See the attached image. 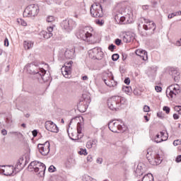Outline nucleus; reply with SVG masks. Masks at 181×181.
Returning <instances> with one entry per match:
<instances>
[{
    "label": "nucleus",
    "instance_id": "56",
    "mask_svg": "<svg viewBox=\"0 0 181 181\" xmlns=\"http://www.w3.org/2000/svg\"><path fill=\"white\" fill-rule=\"evenodd\" d=\"M127 36L129 37V42H131L132 40H134V39H135V37H134V35H132V34H127Z\"/></svg>",
    "mask_w": 181,
    "mask_h": 181
},
{
    "label": "nucleus",
    "instance_id": "1",
    "mask_svg": "<svg viewBox=\"0 0 181 181\" xmlns=\"http://www.w3.org/2000/svg\"><path fill=\"white\" fill-rule=\"evenodd\" d=\"M27 72L29 74H36L37 77H40L43 81H47L46 78V70L43 69H39V67L33 64H29L25 66Z\"/></svg>",
    "mask_w": 181,
    "mask_h": 181
},
{
    "label": "nucleus",
    "instance_id": "63",
    "mask_svg": "<svg viewBox=\"0 0 181 181\" xmlns=\"http://www.w3.org/2000/svg\"><path fill=\"white\" fill-rule=\"evenodd\" d=\"M1 134H2V135L5 136L8 134V132L6 129H2Z\"/></svg>",
    "mask_w": 181,
    "mask_h": 181
},
{
    "label": "nucleus",
    "instance_id": "38",
    "mask_svg": "<svg viewBox=\"0 0 181 181\" xmlns=\"http://www.w3.org/2000/svg\"><path fill=\"white\" fill-rule=\"evenodd\" d=\"M44 165L43 163L37 161V169H36V173H37V172H39V169L41 168V166Z\"/></svg>",
    "mask_w": 181,
    "mask_h": 181
},
{
    "label": "nucleus",
    "instance_id": "15",
    "mask_svg": "<svg viewBox=\"0 0 181 181\" xmlns=\"http://www.w3.org/2000/svg\"><path fill=\"white\" fill-rule=\"evenodd\" d=\"M15 173L13 170V165H3V171L1 175H4V176H12Z\"/></svg>",
    "mask_w": 181,
    "mask_h": 181
},
{
    "label": "nucleus",
    "instance_id": "45",
    "mask_svg": "<svg viewBox=\"0 0 181 181\" xmlns=\"http://www.w3.org/2000/svg\"><path fill=\"white\" fill-rule=\"evenodd\" d=\"M86 146L88 149H91V148H93V143L91 142V141H89L87 142Z\"/></svg>",
    "mask_w": 181,
    "mask_h": 181
},
{
    "label": "nucleus",
    "instance_id": "49",
    "mask_svg": "<svg viewBox=\"0 0 181 181\" xmlns=\"http://www.w3.org/2000/svg\"><path fill=\"white\" fill-rule=\"evenodd\" d=\"M11 135H13V136H22V134L19 132H11Z\"/></svg>",
    "mask_w": 181,
    "mask_h": 181
},
{
    "label": "nucleus",
    "instance_id": "40",
    "mask_svg": "<svg viewBox=\"0 0 181 181\" xmlns=\"http://www.w3.org/2000/svg\"><path fill=\"white\" fill-rule=\"evenodd\" d=\"M48 170L51 173H53V172L56 170V167H54V165H50L49 168H48Z\"/></svg>",
    "mask_w": 181,
    "mask_h": 181
},
{
    "label": "nucleus",
    "instance_id": "62",
    "mask_svg": "<svg viewBox=\"0 0 181 181\" xmlns=\"http://www.w3.org/2000/svg\"><path fill=\"white\" fill-rule=\"evenodd\" d=\"M90 142L93 144V146H94L95 145H97V139H93L92 141H90Z\"/></svg>",
    "mask_w": 181,
    "mask_h": 181
},
{
    "label": "nucleus",
    "instance_id": "13",
    "mask_svg": "<svg viewBox=\"0 0 181 181\" xmlns=\"http://www.w3.org/2000/svg\"><path fill=\"white\" fill-rule=\"evenodd\" d=\"M45 128L50 132H54L57 134L59 132V127L52 121H47L45 122Z\"/></svg>",
    "mask_w": 181,
    "mask_h": 181
},
{
    "label": "nucleus",
    "instance_id": "17",
    "mask_svg": "<svg viewBox=\"0 0 181 181\" xmlns=\"http://www.w3.org/2000/svg\"><path fill=\"white\" fill-rule=\"evenodd\" d=\"M135 53L136 56H139L142 60H144V62H146L148 60V52L144 49H136L135 51Z\"/></svg>",
    "mask_w": 181,
    "mask_h": 181
},
{
    "label": "nucleus",
    "instance_id": "42",
    "mask_svg": "<svg viewBox=\"0 0 181 181\" xmlns=\"http://www.w3.org/2000/svg\"><path fill=\"white\" fill-rule=\"evenodd\" d=\"M127 57H128V54H127L124 52H122V60H123V62H125Z\"/></svg>",
    "mask_w": 181,
    "mask_h": 181
},
{
    "label": "nucleus",
    "instance_id": "9",
    "mask_svg": "<svg viewBox=\"0 0 181 181\" xmlns=\"http://www.w3.org/2000/svg\"><path fill=\"white\" fill-rule=\"evenodd\" d=\"M89 57L93 59V60H101L104 53L101 51V49L98 47H95L88 52Z\"/></svg>",
    "mask_w": 181,
    "mask_h": 181
},
{
    "label": "nucleus",
    "instance_id": "54",
    "mask_svg": "<svg viewBox=\"0 0 181 181\" xmlns=\"http://www.w3.org/2000/svg\"><path fill=\"white\" fill-rule=\"evenodd\" d=\"M69 138L71 139V141H74V142H78L79 139L78 136H76L75 138L70 136Z\"/></svg>",
    "mask_w": 181,
    "mask_h": 181
},
{
    "label": "nucleus",
    "instance_id": "34",
    "mask_svg": "<svg viewBox=\"0 0 181 181\" xmlns=\"http://www.w3.org/2000/svg\"><path fill=\"white\" fill-rule=\"evenodd\" d=\"M79 155H84L85 156L87 155V149L81 148V151H78Z\"/></svg>",
    "mask_w": 181,
    "mask_h": 181
},
{
    "label": "nucleus",
    "instance_id": "24",
    "mask_svg": "<svg viewBox=\"0 0 181 181\" xmlns=\"http://www.w3.org/2000/svg\"><path fill=\"white\" fill-rule=\"evenodd\" d=\"M23 46L25 50H29V49H32V47H33V42L30 41H25L23 43Z\"/></svg>",
    "mask_w": 181,
    "mask_h": 181
},
{
    "label": "nucleus",
    "instance_id": "18",
    "mask_svg": "<svg viewBox=\"0 0 181 181\" xmlns=\"http://www.w3.org/2000/svg\"><path fill=\"white\" fill-rule=\"evenodd\" d=\"M146 169V167H145V165L144 163H139L137 165L136 173L138 176H142L144 173H145V170Z\"/></svg>",
    "mask_w": 181,
    "mask_h": 181
},
{
    "label": "nucleus",
    "instance_id": "58",
    "mask_svg": "<svg viewBox=\"0 0 181 181\" xmlns=\"http://www.w3.org/2000/svg\"><path fill=\"white\" fill-rule=\"evenodd\" d=\"M96 163H98L99 165H101V163H103V158H98L96 160Z\"/></svg>",
    "mask_w": 181,
    "mask_h": 181
},
{
    "label": "nucleus",
    "instance_id": "33",
    "mask_svg": "<svg viewBox=\"0 0 181 181\" xmlns=\"http://www.w3.org/2000/svg\"><path fill=\"white\" fill-rule=\"evenodd\" d=\"M96 25H99V26H103L104 25V21L100 19L95 20Z\"/></svg>",
    "mask_w": 181,
    "mask_h": 181
},
{
    "label": "nucleus",
    "instance_id": "64",
    "mask_svg": "<svg viewBox=\"0 0 181 181\" xmlns=\"http://www.w3.org/2000/svg\"><path fill=\"white\" fill-rule=\"evenodd\" d=\"M173 118H174V119H179V115L174 114L173 115Z\"/></svg>",
    "mask_w": 181,
    "mask_h": 181
},
{
    "label": "nucleus",
    "instance_id": "26",
    "mask_svg": "<svg viewBox=\"0 0 181 181\" xmlns=\"http://www.w3.org/2000/svg\"><path fill=\"white\" fill-rule=\"evenodd\" d=\"M83 181H97L96 179H94V178L91 177L88 175H84L83 177Z\"/></svg>",
    "mask_w": 181,
    "mask_h": 181
},
{
    "label": "nucleus",
    "instance_id": "12",
    "mask_svg": "<svg viewBox=\"0 0 181 181\" xmlns=\"http://www.w3.org/2000/svg\"><path fill=\"white\" fill-rule=\"evenodd\" d=\"M38 151L43 156H46L50 152V144L49 142H45V144H38Z\"/></svg>",
    "mask_w": 181,
    "mask_h": 181
},
{
    "label": "nucleus",
    "instance_id": "10",
    "mask_svg": "<svg viewBox=\"0 0 181 181\" xmlns=\"http://www.w3.org/2000/svg\"><path fill=\"white\" fill-rule=\"evenodd\" d=\"M61 26L64 30H66V32H71V30L77 26V24L76 23V21L69 19L63 21L61 23Z\"/></svg>",
    "mask_w": 181,
    "mask_h": 181
},
{
    "label": "nucleus",
    "instance_id": "39",
    "mask_svg": "<svg viewBox=\"0 0 181 181\" xmlns=\"http://www.w3.org/2000/svg\"><path fill=\"white\" fill-rule=\"evenodd\" d=\"M77 132L78 134H81V123L80 122L77 124Z\"/></svg>",
    "mask_w": 181,
    "mask_h": 181
},
{
    "label": "nucleus",
    "instance_id": "11",
    "mask_svg": "<svg viewBox=\"0 0 181 181\" xmlns=\"http://www.w3.org/2000/svg\"><path fill=\"white\" fill-rule=\"evenodd\" d=\"M73 64V61L65 63V66L62 68V74L65 78H70L71 77V65Z\"/></svg>",
    "mask_w": 181,
    "mask_h": 181
},
{
    "label": "nucleus",
    "instance_id": "57",
    "mask_svg": "<svg viewBox=\"0 0 181 181\" xmlns=\"http://www.w3.org/2000/svg\"><path fill=\"white\" fill-rule=\"evenodd\" d=\"M38 133H39V132H37V129L33 130V131L32 132L33 136H37V134H38Z\"/></svg>",
    "mask_w": 181,
    "mask_h": 181
},
{
    "label": "nucleus",
    "instance_id": "28",
    "mask_svg": "<svg viewBox=\"0 0 181 181\" xmlns=\"http://www.w3.org/2000/svg\"><path fill=\"white\" fill-rule=\"evenodd\" d=\"M46 171V165L45 164H42L40 168L38 169V173H42V175H45V172Z\"/></svg>",
    "mask_w": 181,
    "mask_h": 181
},
{
    "label": "nucleus",
    "instance_id": "21",
    "mask_svg": "<svg viewBox=\"0 0 181 181\" xmlns=\"http://www.w3.org/2000/svg\"><path fill=\"white\" fill-rule=\"evenodd\" d=\"M37 161H32L30 165H28V170L30 172H35L36 173V169L37 168Z\"/></svg>",
    "mask_w": 181,
    "mask_h": 181
},
{
    "label": "nucleus",
    "instance_id": "46",
    "mask_svg": "<svg viewBox=\"0 0 181 181\" xmlns=\"http://www.w3.org/2000/svg\"><path fill=\"white\" fill-rule=\"evenodd\" d=\"M150 110H151V107H149V106L144 105V112H149Z\"/></svg>",
    "mask_w": 181,
    "mask_h": 181
},
{
    "label": "nucleus",
    "instance_id": "41",
    "mask_svg": "<svg viewBox=\"0 0 181 181\" xmlns=\"http://www.w3.org/2000/svg\"><path fill=\"white\" fill-rule=\"evenodd\" d=\"M163 111H165L167 114H169V112H170V107H168V106H164L163 107Z\"/></svg>",
    "mask_w": 181,
    "mask_h": 181
},
{
    "label": "nucleus",
    "instance_id": "29",
    "mask_svg": "<svg viewBox=\"0 0 181 181\" xmlns=\"http://www.w3.org/2000/svg\"><path fill=\"white\" fill-rule=\"evenodd\" d=\"M180 16V12L177 11V12L172 13L169 14L168 18V19H172L173 18H175V16Z\"/></svg>",
    "mask_w": 181,
    "mask_h": 181
},
{
    "label": "nucleus",
    "instance_id": "53",
    "mask_svg": "<svg viewBox=\"0 0 181 181\" xmlns=\"http://www.w3.org/2000/svg\"><path fill=\"white\" fill-rule=\"evenodd\" d=\"M175 161L177 162V163H180V162H181V155L177 156Z\"/></svg>",
    "mask_w": 181,
    "mask_h": 181
},
{
    "label": "nucleus",
    "instance_id": "59",
    "mask_svg": "<svg viewBox=\"0 0 181 181\" xmlns=\"http://www.w3.org/2000/svg\"><path fill=\"white\" fill-rule=\"evenodd\" d=\"M142 9H143L144 11H148V9H149V5H144V6H142Z\"/></svg>",
    "mask_w": 181,
    "mask_h": 181
},
{
    "label": "nucleus",
    "instance_id": "52",
    "mask_svg": "<svg viewBox=\"0 0 181 181\" xmlns=\"http://www.w3.org/2000/svg\"><path fill=\"white\" fill-rule=\"evenodd\" d=\"M124 83L127 84V86L129 85V83H131V80L129 79V78H126L124 79Z\"/></svg>",
    "mask_w": 181,
    "mask_h": 181
},
{
    "label": "nucleus",
    "instance_id": "47",
    "mask_svg": "<svg viewBox=\"0 0 181 181\" xmlns=\"http://www.w3.org/2000/svg\"><path fill=\"white\" fill-rule=\"evenodd\" d=\"M115 43L117 45V46H121L122 41L120 39L117 38L115 40Z\"/></svg>",
    "mask_w": 181,
    "mask_h": 181
},
{
    "label": "nucleus",
    "instance_id": "48",
    "mask_svg": "<svg viewBox=\"0 0 181 181\" xmlns=\"http://www.w3.org/2000/svg\"><path fill=\"white\" fill-rule=\"evenodd\" d=\"M103 81L106 86H108L111 83V77H109V79H103Z\"/></svg>",
    "mask_w": 181,
    "mask_h": 181
},
{
    "label": "nucleus",
    "instance_id": "23",
    "mask_svg": "<svg viewBox=\"0 0 181 181\" xmlns=\"http://www.w3.org/2000/svg\"><path fill=\"white\" fill-rule=\"evenodd\" d=\"M108 77H111V82L110 83H107L108 87H116L117 86V81H114V76H112V74H109Z\"/></svg>",
    "mask_w": 181,
    "mask_h": 181
},
{
    "label": "nucleus",
    "instance_id": "51",
    "mask_svg": "<svg viewBox=\"0 0 181 181\" xmlns=\"http://www.w3.org/2000/svg\"><path fill=\"white\" fill-rule=\"evenodd\" d=\"M175 110L177 111V112H178V114H180V115H181V106H176Z\"/></svg>",
    "mask_w": 181,
    "mask_h": 181
},
{
    "label": "nucleus",
    "instance_id": "27",
    "mask_svg": "<svg viewBox=\"0 0 181 181\" xmlns=\"http://www.w3.org/2000/svg\"><path fill=\"white\" fill-rule=\"evenodd\" d=\"M122 91L126 93V94H129L132 91L131 86H122Z\"/></svg>",
    "mask_w": 181,
    "mask_h": 181
},
{
    "label": "nucleus",
    "instance_id": "30",
    "mask_svg": "<svg viewBox=\"0 0 181 181\" xmlns=\"http://www.w3.org/2000/svg\"><path fill=\"white\" fill-rule=\"evenodd\" d=\"M54 21H56V18L53 16H48L47 17V22H48V23H52V22H54Z\"/></svg>",
    "mask_w": 181,
    "mask_h": 181
},
{
    "label": "nucleus",
    "instance_id": "43",
    "mask_svg": "<svg viewBox=\"0 0 181 181\" xmlns=\"http://www.w3.org/2000/svg\"><path fill=\"white\" fill-rule=\"evenodd\" d=\"M117 47L114 45V44H111L108 47V50H110V52H114V49H115Z\"/></svg>",
    "mask_w": 181,
    "mask_h": 181
},
{
    "label": "nucleus",
    "instance_id": "16",
    "mask_svg": "<svg viewBox=\"0 0 181 181\" xmlns=\"http://www.w3.org/2000/svg\"><path fill=\"white\" fill-rule=\"evenodd\" d=\"M52 32H53V27L50 26L47 28V31H41L40 35L43 36L44 39H50V37L53 36V33Z\"/></svg>",
    "mask_w": 181,
    "mask_h": 181
},
{
    "label": "nucleus",
    "instance_id": "61",
    "mask_svg": "<svg viewBox=\"0 0 181 181\" xmlns=\"http://www.w3.org/2000/svg\"><path fill=\"white\" fill-rule=\"evenodd\" d=\"M157 117H158V118H163V114L162 112H158L157 113Z\"/></svg>",
    "mask_w": 181,
    "mask_h": 181
},
{
    "label": "nucleus",
    "instance_id": "35",
    "mask_svg": "<svg viewBox=\"0 0 181 181\" xmlns=\"http://www.w3.org/2000/svg\"><path fill=\"white\" fill-rule=\"evenodd\" d=\"M74 163V159H73L72 158H68L66 161V164L69 165V166H70L71 165H73Z\"/></svg>",
    "mask_w": 181,
    "mask_h": 181
},
{
    "label": "nucleus",
    "instance_id": "2",
    "mask_svg": "<svg viewBox=\"0 0 181 181\" xmlns=\"http://www.w3.org/2000/svg\"><path fill=\"white\" fill-rule=\"evenodd\" d=\"M109 129L112 132L118 133L125 132L127 131V126L124 124V122L121 119H114L108 124Z\"/></svg>",
    "mask_w": 181,
    "mask_h": 181
},
{
    "label": "nucleus",
    "instance_id": "19",
    "mask_svg": "<svg viewBox=\"0 0 181 181\" xmlns=\"http://www.w3.org/2000/svg\"><path fill=\"white\" fill-rule=\"evenodd\" d=\"M151 141L153 142H156V144H160V142H163V141H168V136H153L151 137Z\"/></svg>",
    "mask_w": 181,
    "mask_h": 181
},
{
    "label": "nucleus",
    "instance_id": "5",
    "mask_svg": "<svg viewBox=\"0 0 181 181\" xmlns=\"http://www.w3.org/2000/svg\"><path fill=\"white\" fill-rule=\"evenodd\" d=\"M146 158L148 159L149 163L153 166L160 165L162 163V158H160L159 154H157L155 151L148 150Z\"/></svg>",
    "mask_w": 181,
    "mask_h": 181
},
{
    "label": "nucleus",
    "instance_id": "6",
    "mask_svg": "<svg viewBox=\"0 0 181 181\" xmlns=\"http://www.w3.org/2000/svg\"><path fill=\"white\" fill-rule=\"evenodd\" d=\"M90 14L93 18H103L104 13H103V6L100 3H94L91 5Z\"/></svg>",
    "mask_w": 181,
    "mask_h": 181
},
{
    "label": "nucleus",
    "instance_id": "14",
    "mask_svg": "<svg viewBox=\"0 0 181 181\" xmlns=\"http://www.w3.org/2000/svg\"><path fill=\"white\" fill-rule=\"evenodd\" d=\"M142 19L144 23H146L143 25V28L144 29V30H151V29H153V30L156 29V25H155V23H153V21H151L144 18Z\"/></svg>",
    "mask_w": 181,
    "mask_h": 181
},
{
    "label": "nucleus",
    "instance_id": "50",
    "mask_svg": "<svg viewBox=\"0 0 181 181\" xmlns=\"http://www.w3.org/2000/svg\"><path fill=\"white\" fill-rule=\"evenodd\" d=\"M155 90L157 91V93H160V91H162V87L156 86L155 87Z\"/></svg>",
    "mask_w": 181,
    "mask_h": 181
},
{
    "label": "nucleus",
    "instance_id": "55",
    "mask_svg": "<svg viewBox=\"0 0 181 181\" xmlns=\"http://www.w3.org/2000/svg\"><path fill=\"white\" fill-rule=\"evenodd\" d=\"M127 36L129 37V42H131L132 40H134V39H135V37H134V35H132V34H127Z\"/></svg>",
    "mask_w": 181,
    "mask_h": 181
},
{
    "label": "nucleus",
    "instance_id": "3",
    "mask_svg": "<svg viewBox=\"0 0 181 181\" xmlns=\"http://www.w3.org/2000/svg\"><path fill=\"white\" fill-rule=\"evenodd\" d=\"M127 99L121 96H112L107 100V105L110 110L114 111V110H118L121 107L122 104H125Z\"/></svg>",
    "mask_w": 181,
    "mask_h": 181
},
{
    "label": "nucleus",
    "instance_id": "36",
    "mask_svg": "<svg viewBox=\"0 0 181 181\" xmlns=\"http://www.w3.org/2000/svg\"><path fill=\"white\" fill-rule=\"evenodd\" d=\"M118 59H119V54H114L112 56V59L113 60V62H117V60H118Z\"/></svg>",
    "mask_w": 181,
    "mask_h": 181
},
{
    "label": "nucleus",
    "instance_id": "25",
    "mask_svg": "<svg viewBox=\"0 0 181 181\" xmlns=\"http://www.w3.org/2000/svg\"><path fill=\"white\" fill-rule=\"evenodd\" d=\"M78 108L80 112H86V111H87V106L86 105H83V103L81 102L78 103Z\"/></svg>",
    "mask_w": 181,
    "mask_h": 181
},
{
    "label": "nucleus",
    "instance_id": "7",
    "mask_svg": "<svg viewBox=\"0 0 181 181\" xmlns=\"http://www.w3.org/2000/svg\"><path fill=\"white\" fill-rule=\"evenodd\" d=\"M39 13V8L36 5L31 4L28 6L23 12V16L25 18H32V16H36Z\"/></svg>",
    "mask_w": 181,
    "mask_h": 181
},
{
    "label": "nucleus",
    "instance_id": "32",
    "mask_svg": "<svg viewBox=\"0 0 181 181\" xmlns=\"http://www.w3.org/2000/svg\"><path fill=\"white\" fill-rule=\"evenodd\" d=\"M123 42L124 43H129V36H128V34H125L123 36Z\"/></svg>",
    "mask_w": 181,
    "mask_h": 181
},
{
    "label": "nucleus",
    "instance_id": "44",
    "mask_svg": "<svg viewBox=\"0 0 181 181\" xmlns=\"http://www.w3.org/2000/svg\"><path fill=\"white\" fill-rule=\"evenodd\" d=\"M174 146H177V145H181V140L177 139L173 141Z\"/></svg>",
    "mask_w": 181,
    "mask_h": 181
},
{
    "label": "nucleus",
    "instance_id": "22",
    "mask_svg": "<svg viewBox=\"0 0 181 181\" xmlns=\"http://www.w3.org/2000/svg\"><path fill=\"white\" fill-rule=\"evenodd\" d=\"M64 56L66 59H73L74 57V50L73 49H66Z\"/></svg>",
    "mask_w": 181,
    "mask_h": 181
},
{
    "label": "nucleus",
    "instance_id": "4",
    "mask_svg": "<svg viewBox=\"0 0 181 181\" xmlns=\"http://www.w3.org/2000/svg\"><path fill=\"white\" fill-rule=\"evenodd\" d=\"M91 32H93V28H91V27H84L83 29L79 30L78 36L82 40L88 42V43H90L91 37H93Z\"/></svg>",
    "mask_w": 181,
    "mask_h": 181
},
{
    "label": "nucleus",
    "instance_id": "20",
    "mask_svg": "<svg viewBox=\"0 0 181 181\" xmlns=\"http://www.w3.org/2000/svg\"><path fill=\"white\" fill-rule=\"evenodd\" d=\"M22 162H23V159H20L17 164L13 167L14 173L16 172H19V170H22L23 165H22Z\"/></svg>",
    "mask_w": 181,
    "mask_h": 181
},
{
    "label": "nucleus",
    "instance_id": "60",
    "mask_svg": "<svg viewBox=\"0 0 181 181\" xmlns=\"http://www.w3.org/2000/svg\"><path fill=\"white\" fill-rule=\"evenodd\" d=\"M4 46H6L7 47L9 46V41L8 40V38L4 40Z\"/></svg>",
    "mask_w": 181,
    "mask_h": 181
},
{
    "label": "nucleus",
    "instance_id": "37",
    "mask_svg": "<svg viewBox=\"0 0 181 181\" xmlns=\"http://www.w3.org/2000/svg\"><path fill=\"white\" fill-rule=\"evenodd\" d=\"M18 23H21L22 26H27L28 25V23H26V21H25L23 19H19L18 21Z\"/></svg>",
    "mask_w": 181,
    "mask_h": 181
},
{
    "label": "nucleus",
    "instance_id": "31",
    "mask_svg": "<svg viewBox=\"0 0 181 181\" xmlns=\"http://www.w3.org/2000/svg\"><path fill=\"white\" fill-rule=\"evenodd\" d=\"M173 77H174V80H176V78L180 75V73L177 71V70H173L171 71Z\"/></svg>",
    "mask_w": 181,
    "mask_h": 181
},
{
    "label": "nucleus",
    "instance_id": "8",
    "mask_svg": "<svg viewBox=\"0 0 181 181\" xmlns=\"http://www.w3.org/2000/svg\"><path fill=\"white\" fill-rule=\"evenodd\" d=\"M177 94H180V86L178 84H173L167 88V97L173 98V97L177 95Z\"/></svg>",
    "mask_w": 181,
    "mask_h": 181
}]
</instances>
